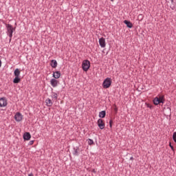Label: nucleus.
I'll return each instance as SVG.
<instances>
[{"label":"nucleus","mask_w":176,"mask_h":176,"mask_svg":"<svg viewBox=\"0 0 176 176\" xmlns=\"http://www.w3.org/2000/svg\"><path fill=\"white\" fill-rule=\"evenodd\" d=\"M28 176H34V174L30 173V174L28 175Z\"/></svg>","instance_id":"26"},{"label":"nucleus","mask_w":176,"mask_h":176,"mask_svg":"<svg viewBox=\"0 0 176 176\" xmlns=\"http://www.w3.org/2000/svg\"><path fill=\"white\" fill-rule=\"evenodd\" d=\"M6 28H7V34L8 36H10V41H12V37L13 36V31H14V28L10 24H7Z\"/></svg>","instance_id":"2"},{"label":"nucleus","mask_w":176,"mask_h":176,"mask_svg":"<svg viewBox=\"0 0 176 176\" xmlns=\"http://www.w3.org/2000/svg\"><path fill=\"white\" fill-rule=\"evenodd\" d=\"M23 139L26 141H30L31 140V134L28 132H26L23 135Z\"/></svg>","instance_id":"10"},{"label":"nucleus","mask_w":176,"mask_h":176,"mask_svg":"<svg viewBox=\"0 0 176 176\" xmlns=\"http://www.w3.org/2000/svg\"><path fill=\"white\" fill-rule=\"evenodd\" d=\"M58 83H60V82L58 80H56V78H52L50 80V85L52 87H57V86H58Z\"/></svg>","instance_id":"7"},{"label":"nucleus","mask_w":176,"mask_h":176,"mask_svg":"<svg viewBox=\"0 0 176 176\" xmlns=\"http://www.w3.org/2000/svg\"><path fill=\"white\" fill-rule=\"evenodd\" d=\"M45 104L47 107H52V105H53V102L52 100H50V98H47L45 100Z\"/></svg>","instance_id":"14"},{"label":"nucleus","mask_w":176,"mask_h":176,"mask_svg":"<svg viewBox=\"0 0 176 176\" xmlns=\"http://www.w3.org/2000/svg\"><path fill=\"white\" fill-rule=\"evenodd\" d=\"M99 44L100 47H105V46H107V44L105 43V38H104V37L99 39Z\"/></svg>","instance_id":"9"},{"label":"nucleus","mask_w":176,"mask_h":176,"mask_svg":"<svg viewBox=\"0 0 176 176\" xmlns=\"http://www.w3.org/2000/svg\"><path fill=\"white\" fill-rule=\"evenodd\" d=\"M14 119L16 122H21L23 120V115L18 112L15 114Z\"/></svg>","instance_id":"8"},{"label":"nucleus","mask_w":176,"mask_h":176,"mask_svg":"<svg viewBox=\"0 0 176 176\" xmlns=\"http://www.w3.org/2000/svg\"><path fill=\"white\" fill-rule=\"evenodd\" d=\"M82 68L83 71L87 72V71H89V69L90 68V61L87 60H83L82 63Z\"/></svg>","instance_id":"3"},{"label":"nucleus","mask_w":176,"mask_h":176,"mask_svg":"<svg viewBox=\"0 0 176 176\" xmlns=\"http://www.w3.org/2000/svg\"><path fill=\"white\" fill-rule=\"evenodd\" d=\"M112 123H113V121H112V120H111L109 121V125H110V127H111V128H112Z\"/></svg>","instance_id":"22"},{"label":"nucleus","mask_w":176,"mask_h":176,"mask_svg":"<svg viewBox=\"0 0 176 176\" xmlns=\"http://www.w3.org/2000/svg\"><path fill=\"white\" fill-rule=\"evenodd\" d=\"M20 74H21V72H20V69H16L14 72V75L15 77L20 78Z\"/></svg>","instance_id":"15"},{"label":"nucleus","mask_w":176,"mask_h":176,"mask_svg":"<svg viewBox=\"0 0 176 176\" xmlns=\"http://www.w3.org/2000/svg\"><path fill=\"white\" fill-rule=\"evenodd\" d=\"M133 157H131V160H132Z\"/></svg>","instance_id":"30"},{"label":"nucleus","mask_w":176,"mask_h":176,"mask_svg":"<svg viewBox=\"0 0 176 176\" xmlns=\"http://www.w3.org/2000/svg\"><path fill=\"white\" fill-rule=\"evenodd\" d=\"M105 115H106L105 111H102L99 113V118H105Z\"/></svg>","instance_id":"17"},{"label":"nucleus","mask_w":176,"mask_h":176,"mask_svg":"<svg viewBox=\"0 0 176 176\" xmlns=\"http://www.w3.org/2000/svg\"><path fill=\"white\" fill-rule=\"evenodd\" d=\"M50 65L52 68H57V60H52Z\"/></svg>","instance_id":"13"},{"label":"nucleus","mask_w":176,"mask_h":176,"mask_svg":"<svg viewBox=\"0 0 176 176\" xmlns=\"http://www.w3.org/2000/svg\"><path fill=\"white\" fill-rule=\"evenodd\" d=\"M114 109H115V111H118V109H117V108H115Z\"/></svg>","instance_id":"28"},{"label":"nucleus","mask_w":176,"mask_h":176,"mask_svg":"<svg viewBox=\"0 0 176 176\" xmlns=\"http://www.w3.org/2000/svg\"><path fill=\"white\" fill-rule=\"evenodd\" d=\"M92 173H96V170L94 169V170H92Z\"/></svg>","instance_id":"27"},{"label":"nucleus","mask_w":176,"mask_h":176,"mask_svg":"<svg viewBox=\"0 0 176 176\" xmlns=\"http://www.w3.org/2000/svg\"><path fill=\"white\" fill-rule=\"evenodd\" d=\"M60 76H61V73H60V72H55L53 73V78H54V79H58Z\"/></svg>","instance_id":"11"},{"label":"nucleus","mask_w":176,"mask_h":176,"mask_svg":"<svg viewBox=\"0 0 176 176\" xmlns=\"http://www.w3.org/2000/svg\"><path fill=\"white\" fill-rule=\"evenodd\" d=\"M6 105H8V99H6V98H0L1 108H3V107H6Z\"/></svg>","instance_id":"5"},{"label":"nucleus","mask_w":176,"mask_h":176,"mask_svg":"<svg viewBox=\"0 0 176 176\" xmlns=\"http://www.w3.org/2000/svg\"><path fill=\"white\" fill-rule=\"evenodd\" d=\"M20 82H21L20 77H15L13 80V83H20Z\"/></svg>","instance_id":"16"},{"label":"nucleus","mask_w":176,"mask_h":176,"mask_svg":"<svg viewBox=\"0 0 176 176\" xmlns=\"http://www.w3.org/2000/svg\"><path fill=\"white\" fill-rule=\"evenodd\" d=\"M111 2H113V0H111Z\"/></svg>","instance_id":"29"},{"label":"nucleus","mask_w":176,"mask_h":176,"mask_svg":"<svg viewBox=\"0 0 176 176\" xmlns=\"http://www.w3.org/2000/svg\"><path fill=\"white\" fill-rule=\"evenodd\" d=\"M153 104L155 105H159V104H164V96H158L153 99Z\"/></svg>","instance_id":"1"},{"label":"nucleus","mask_w":176,"mask_h":176,"mask_svg":"<svg viewBox=\"0 0 176 176\" xmlns=\"http://www.w3.org/2000/svg\"><path fill=\"white\" fill-rule=\"evenodd\" d=\"M147 108H152V106L150 104H146Z\"/></svg>","instance_id":"24"},{"label":"nucleus","mask_w":176,"mask_h":176,"mask_svg":"<svg viewBox=\"0 0 176 176\" xmlns=\"http://www.w3.org/2000/svg\"><path fill=\"white\" fill-rule=\"evenodd\" d=\"M97 123L100 130H104V129H105V123L102 119H99Z\"/></svg>","instance_id":"6"},{"label":"nucleus","mask_w":176,"mask_h":176,"mask_svg":"<svg viewBox=\"0 0 176 176\" xmlns=\"http://www.w3.org/2000/svg\"><path fill=\"white\" fill-rule=\"evenodd\" d=\"M29 145H34V140L29 142Z\"/></svg>","instance_id":"23"},{"label":"nucleus","mask_w":176,"mask_h":176,"mask_svg":"<svg viewBox=\"0 0 176 176\" xmlns=\"http://www.w3.org/2000/svg\"><path fill=\"white\" fill-rule=\"evenodd\" d=\"M173 141H174L175 142H176V132H174V133H173Z\"/></svg>","instance_id":"20"},{"label":"nucleus","mask_w":176,"mask_h":176,"mask_svg":"<svg viewBox=\"0 0 176 176\" xmlns=\"http://www.w3.org/2000/svg\"><path fill=\"white\" fill-rule=\"evenodd\" d=\"M88 144L89 145H93V144H94V142L91 139H89Z\"/></svg>","instance_id":"19"},{"label":"nucleus","mask_w":176,"mask_h":176,"mask_svg":"<svg viewBox=\"0 0 176 176\" xmlns=\"http://www.w3.org/2000/svg\"><path fill=\"white\" fill-rule=\"evenodd\" d=\"M124 24H126V25L128 28H133V23H131V21L125 20V21H124Z\"/></svg>","instance_id":"12"},{"label":"nucleus","mask_w":176,"mask_h":176,"mask_svg":"<svg viewBox=\"0 0 176 176\" xmlns=\"http://www.w3.org/2000/svg\"><path fill=\"white\" fill-rule=\"evenodd\" d=\"M52 98H55V100H57V94L53 92L52 94Z\"/></svg>","instance_id":"18"},{"label":"nucleus","mask_w":176,"mask_h":176,"mask_svg":"<svg viewBox=\"0 0 176 176\" xmlns=\"http://www.w3.org/2000/svg\"><path fill=\"white\" fill-rule=\"evenodd\" d=\"M111 85H112V80L109 78H107L102 83V87L104 89H109V87H111Z\"/></svg>","instance_id":"4"},{"label":"nucleus","mask_w":176,"mask_h":176,"mask_svg":"<svg viewBox=\"0 0 176 176\" xmlns=\"http://www.w3.org/2000/svg\"><path fill=\"white\" fill-rule=\"evenodd\" d=\"M2 66V61L0 60V67Z\"/></svg>","instance_id":"25"},{"label":"nucleus","mask_w":176,"mask_h":176,"mask_svg":"<svg viewBox=\"0 0 176 176\" xmlns=\"http://www.w3.org/2000/svg\"><path fill=\"white\" fill-rule=\"evenodd\" d=\"M169 146L171 148L172 151H173V152H174V146H173V145H171V143L169 144Z\"/></svg>","instance_id":"21"}]
</instances>
